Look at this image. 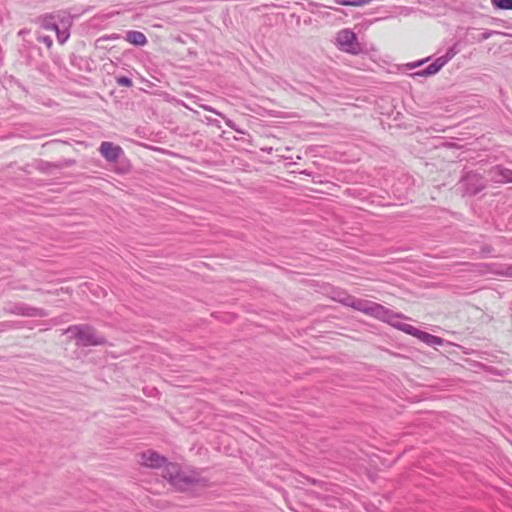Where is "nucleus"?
I'll use <instances>...</instances> for the list:
<instances>
[{
    "label": "nucleus",
    "mask_w": 512,
    "mask_h": 512,
    "mask_svg": "<svg viewBox=\"0 0 512 512\" xmlns=\"http://www.w3.org/2000/svg\"><path fill=\"white\" fill-rule=\"evenodd\" d=\"M140 463L149 468L163 467V477L179 491H190L208 485V479L201 477L198 472L183 471L177 464L167 462L164 456L153 450L141 453Z\"/></svg>",
    "instance_id": "1"
},
{
    "label": "nucleus",
    "mask_w": 512,
    "mask_h": 512,
    "mask_svg": "<svg viewBox=\"0 0 512 512\" xmlns=\"http://www.w3.org/2000/svg\"><path fill=\"white\" fill-rule=\"evenodd\" d=\"M342 302L346 306H349L357 311L363 312L381 321L387 322L393 327H395V324L398 322V320L402 318L400 314L391 311L381 304L369 300L348 296Z\"/></svg>",
    "instance_id": "2"
},
{
    "label": "nucleus",
    "mask_w": 512,
    "mask_h": 512,
    "mask_svg": "<svg viewBox=\"0 0 512 512\" xmlns=\"http://www.w3.org/2000/svg\"><path fill=\"white\" fill-rule=\"evenodd\" d=\"M67 333L76 339L79 346H98L106 343L105 337L96 335L94 328L90 325H72L67 329Z\"/></svg>",
    "instance_id": "3"
},
{
    "label": "nucleus",
    "mask_w": 512,
    "mask_h": 512,
    "mask_svg": "<svg viewBox=\"0 0 512 512\" xmlns=\"http://www.w3.org/2000/svg\"><path fill=\"white\" fill-rule=\"evenodd\" d=\"M460 52L458 44L449 47L445 54L437 57L432 63L414 73V76L428 77L437 74L451 59Z\"/></svg>",
    "instance_id": "4"
},
{
    "label": "nucleus",
    "mask_w": 512,
    "mask_h": 512,
    "mask_svg": "<svg viewBox=\"0 0 512 512\" xmlns=\"http://www.w3.org/2000/svg\"><path fill=\"white\" fill-rule=\"evenodd\" d=\"M460 188L464 195L475 196L486 187L485 178L476 172H466L460 179Z\"/></svg>",
    "instance_id": "5"
},
{
    "label": "nucleus",
    "mask_w": 512,
    "mask_h": 512,
    "mask_svg": "<svg viewBox=\"0 0 512 512\" xmlns=\"http://www.w3.org/2000/svg\"><path fill=\"white\" fill-rule=\"evenodd\" d=\"M395 328L405 332L406 334H409L411 336H414L418 338L420 341L425 343L428 346H442L444 344V339L432 335L428 332L422 331L410 324L402 323L398 320V322L395 324Z\"/></svg>",
    "instance_id": "6"
},
{
    "label": "nucleus",
    "mask_w": 512,
    "mask_h": 512,
    "mask_svg": "<svg viewBox=\"0 0 512 512\" xmlns=\"http://www.w3.org/2000/svg\"><path fill=\"white\" fill-rule=\"evenodd\" d=\"M337 46L341 51L358 54L361 52V45L356 34L350 29H342L336 35Z\"/></svg>",
    "instance_id": "7"
},
{
    "label": "nucleus",
    "mask_w": 512,
    "mask_h": 512,
    "mask_svg": "<svg viewBox=\"0 0 512 512\" xmlns=\"http://www.w3.org/2000/svg\"><path fill=\"white\" fill-rule=\"evenodd\" d=\"M5 311L9 314L20 315L25 317L43 318L48 316V313L45 309L33 307L24 302L12 303L5 308Z\"/></svg>",
    "instance_id": "8"
},
{
    "label": "nucleus",
    "mask_w": 512,
    "mask_h": 512,
    "mask_svg": "<svg viewBox=\"0 0 512 512\" xmlns=\"http://www.w3.org/2000/svg\"><path fill=\"white\" fill-rule=\"evenodd\" d=\"M99 151L108 162H116L123 153L120 146L108 141L101 143Z\"/></svg>",
    "instance_id": "9"
},
{
    "label": "nucleus",
    "mask_w": 512,
    "mask_h": 512,
    "mask_svg": "<svg viewBox=\"0 0 512 512\" xmlns=\"http://www.w3.org/2000/svg\"><path fill=\"white\" fill-rule=\"evenodd\" d=\"M489 175L491 180L496 183H512V170L502 165L493 166Z\"/></svg>",
    "instance_id": "10"
},
{
    "label": "nucleus",
    "mask_w": 512,
    "mask_h": 512,
    "mask_svg": "<svg viewBox=\"0 0 512 512\" xmlns=\"http://www.w3.org/2000/svg\"><path fill=\"white\" fill-rule=\"evenodd\" d=\"M485 268V266H483ZM488 274L498 278H512V264L488 263Z\"/></svg>",
    "instance_id": "11"
},
{
    "label": "nucleus",
    "mask_w": 512,
    "mask_h": 512,
    "mask_svg": "<svg viewBox=\"0 0 512 512\" xmlns=\"http://www.w3.org/2000/svg\"><path fill=\"white\" fill-rule=\"evenodd\" d=\"M125 40L135 46H144L148 42L145 34L136 30L127 31L125 34Z\"/></svg>",
    "instance_id": "12"
},
{
    "label": "nucleus",
    "mask_w": 512,
    "mask_h": 512,
    "mask_svg": "<svg viewBox=\"0 0 512 512\" xmlns=\"http://www.w3.org/2000/svg\"><path fill=\"white\" fill-rule=\"evenodd\" d=\"M54 31L56 32L57 40L60 44H64L70 37L69 29L65 24L63 25V28H60L59 25H57V28Z\"/></svg>",
    "instance_id": "13"
},
{
    "label": "nucleus",
    "mask_w": 512,
    "mask_h": 512,
    "mask_svg": "<svg viewBox=\"0 0 512 512\" xmlns=\"http://www.w3.org/2000/svg\"><path fill=\"white\" fill-rule=\"evenodd\" d=\"M57 25L58 24L54 21L53 15H45L41 22V27L50 31L56 30Z\"/></svg>",
    "instance_id": "14"
},
{
    "label": "nucleus",
    "mask_w": 512,
    "mask_h": 512,
    "mask_svg": "<svg viewBox=\"0 0 512 512\" xmlns=\"http://www.w3.org/2000/svg\"><path fill=\"white\" fill-rule=\"evenodd\" d=\"M495 249L493 248V246L489 245V244H483L481 247H480V258H489V257H495Z\"/></svg>",
    "instance_id": "15"
},
{
    "label": "nucleus",
    "mask_w": 512,
    "mask_h": 512,
    "mask_svg": "<svg viewBox=\"0 0 512 512\" xmlns=\"http://www.w3.org/2000/svg\"><path fill=\"white\" fill-rule=\"evenodd\" d=\"M371 0H336L338 4H341L343 6H363L367 3H369Z\"/></svg>",
    "instance_id": "16"
},
{
    "label": "nucleus",
    "mask_w": 512,
    "mask_h": 512,
    "mask_svg": "<svg viewBox=\"0 0 512 512\" xmlns=\"http://www.w3.org/2000/svg\"><path fill=\"white\" fill-rule=\"evenodd\" d=\"M492 4L501 10H512V0H492Z\"/></svg>",
    "instance_id": "17"
},
{
    "label": "nucleus",
    "mask_w": 512,
    "mask_h": 512,
    "mask_svg": "<svg viewBox=\"0 0 512 512\" xmlns=\"http://www.w3.org/2000/svg\"><path fill=\"white\" fill-rule=\"evenodd\" d=\"M116 82L118 85L124 87H131L133 85L131 78H129L128 76H119L116 78Z\"/></svg>",
    "instance_id": "18"
},
{
    "label": "nucleus",
    "mask_w": 512,
    "mask_h": 512,
    "mask_svg": "<svg viewBox=\"0 0 512 512\" xmlns=\"http://www.w3.org/2000/svg\"><path fill=\"white\" fill-rule=\"evenodd\" d=\"M488 263H478L474 265V272L478 275L484 276L488 274V268H484L483 266H487Z\"/></svg>",
    "instance_id": "19"
},
{
    "label": "nucleus",
    "mask_w": 512,
    "mask_h": 512,
    "mask_svg": "<svg viewBox=\"0 0 512 512\" xmlns=\"http://www.w3.org/2000/svg\"><path fill=\"white\" fill-rule=\"evenodd\" d=\"M38 40H39L40 42H42V43L46 44V46H47L48 48H50V47L52 46V44H53V41H52V39H51V37H50V36H40V37L38 38Z\"/></svg>",
    "instance_id": "20"
},
{
    "label": "nucleus",
    "mask_w": 512,
    "mask_h": 512,
    "mask_svg": "<svg viewBox=\"0 0 512 512\" xmlns=\"http://www.w3.org/2000/svg\"><path fill=\"white\" fill-rule=\"evenodd\" d=\"M496 33L495 31H492V30H489V31H485L481 34L480 38H479V41H484V40H487L488 38L491 37L492 34Z\"/></svg>",
    "instance_id": "21"
},
{
    "label": "nucleus",
    "mask_w": 512,
    "mask_h": 512,
    "mask_svg": "<svg viewBox=\"0 0 512 512\" xmlns=\"http://www.w3.org/2000/svg\"><path fill=\"white\" fill-rule=\"evenodd\" d=\"M430 60V57H427L426 59L424 60H420V61H417L415 63H412L411 64V68H415V67H419V66H422L424 63L428 62Z\"/></svg>",
    "instance_id": "22"
},
{
    "label": "nucleus",
    "mask_w": 512,
    "mask_h": 512,
    "mask_svg": "<svg viewBox=\"0 0 512 512\" xmlns=\"http://www.w3.org/2000/svg\"><path fill=\"white\" fill-rule=\"evenodd\" d=\"M225 124H226L230 129H232V130H236V126H237V125L235 124V122H234L233 120H231V119H228V118H227V119H225Z\"/></svg>",
    "instance_id": "23"
},
{
    "label": "nucleus",
    "mask_w": 512,
    "mask_h": 512,
    "mask_svg": "<svg viewBox=\"0 0 512 512\" xmlns=\"http://www.w3.org/2000/svg\"><path fill=\"white\" fill-rule=\"evenodd\" d=\"M234 131L239 133V134H245V131L240 129L238 126H236V130H234Z\"/></svg>",
    "instance_id": "24"
},
{
    "label": "nucleus",
    "mask_w": 512,
    "mask_h": 512,
    "mask_svg": "<svg viewBox=\"0 0 512 512\" xmlns=\"http://www.w3.org/2000/svg\"><path fill=\"white\" fill-rule=\"evenodd\" d=\"M206 110L208 111H212V112H215L214 110H212L211 108H206Z\"/></svg>",
    "instance_id": "25"
}]
</instances>
